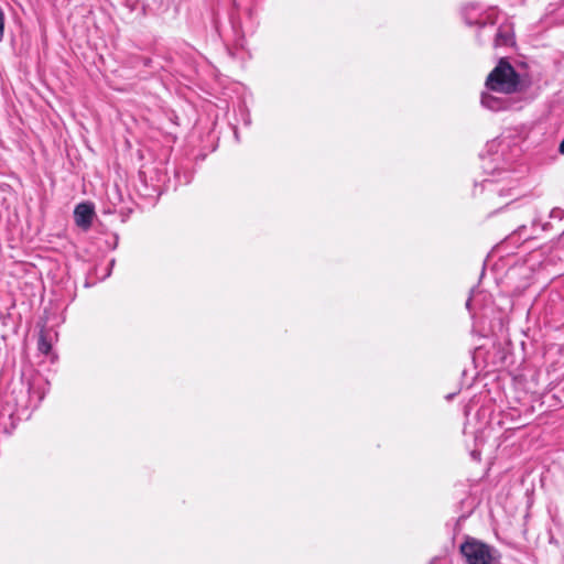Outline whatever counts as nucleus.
Here are the masks:
<instances>
[{
	"mask_svg": "<svg viewBox=\"0 0 564 564\" xmlns=\"http://www.w3.org/2000/svg\"><path fill=\"white\" fill-rule=\"evenodd\" d=\"M481 105L490 110H501L505 108V102L500 99L489 95V94H482L481 96Z\"/></svg>",
	"mask_w": 564,
	"mask_h": 564,
	"instance_id": "obj_4",
	"label": "nucleus"
},
{
	"mask_svg": "<svg viewBox=\"0 0 564 564\" xmlns=\"http://www.w3.org/2000/svg\"><path fill=\"white\" fill-rule=\"evenodd\" d=\"M94 216V207L90 204L82 203L79 204L74 212L75 223L78 227L87 230L93 220Z\"/></svg>",
	"mask_w": 564,
	"mask_h": 564,
	"instance_id": "obj_3",
	"label": "nucleus"
},
{
	"mask_svg": "<svg viewBox=\"0 0 564 564\" xmlns=\"http://www.w3.org/2000/svg\"><path fill=\"white\" fill-rule=\"evenodd\" d=\"M3 33H4V13H3L2 9L0 8V42L3 39Z\"/></svg>",
	"mask_w": 564,
	"mask_h": 564,
	"instance_id": "obj_7",
	"label": "nucleus"
},
{
	"mask_svg": "<svg viewBox=\"0 0 564 564\" xmlns=\"http://www.w3.org/2000/svg\"><path fill=\"white\" fill-rule=\"evenodd\" d=\"M558 151L561 154H564V140L560 143Z\"/></svg>",
	"mask_w": 564,
	"mask_h": 564,
	"instance_id": "obj_8",
	"label": "nucleus"
},
{
	"mask_svg": "<svg viewBox=\"0 0 564 564\" xmlns=\"http://www.w3.org/2000/svg\"><path fill=\"white\" fill-rule=\"evenodd\" d=\"M495 44L497 46H507L513 44V35L509 29H499L496 35Z\"/></svg>",
	"mask_w": 564,
	"mask_h": 564,
	"instance_id": "obj_5",
	"label": "nucleus"
},
{
	"mask_svg": "<svg viewBox=\"0 0 564 564\" xmlns=\"http://www.w3.org/2000/svg\"><path fill=\"white\" fill-rule=\"evenodd\" d=\"M459 551L466 564H498V551L478 539L467 536Z\"/></svg>",
	"mask_w": 564,
	"mask_h": 564,
	"instance_id": "obj_2",
	"label": "nucleus"
},
{
	"mask_svg": "<svg viewBox=\"0 0 564 564\" xmlns=\"http://www.w3.org/2000/svg\"><path fill=\"white\" fill-rule=\"evenodd\" d=\"M39 349L43 352V354H47L51 349V346L50 344L46 341V339L44 337H41L40 338V341H39Z\"/></svg>",
	"mask_w": 564,
	"mask_h": 564,
	"instance_id": "obj_6",
	"label": "nucleus"
},
{
	"mask_svg": "<svg viewBox=\"0 0 564 564\" xmlns=\"http://www.w3.org/2000/svg\"><path fill=\"white\" fill-rule=\"evenodd\" d=\"M520 77L514 68L505 59L489 73L486 79V87L496 93L510 95L518 91Z\"/></svg>",
	"mask_w": 564,
	"mask_h": 564,
	"instance_id": "obj_1",
	"label": "nucleus"
}]
</instances>
